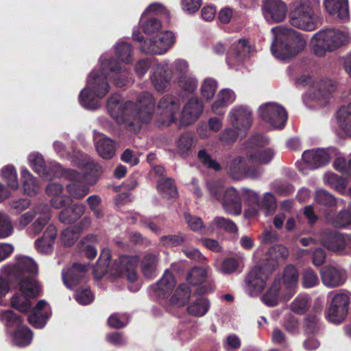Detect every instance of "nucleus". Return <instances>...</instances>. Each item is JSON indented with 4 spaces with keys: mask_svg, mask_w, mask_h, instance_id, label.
Returning <instances> with one entry per match:
<instances>
[{
    "mask_svg": "<svg viewBox=\"0 0 351 351\" xmlns=\"http://www.w3.org/2000/svg\"><path fill=\"white\" fill-rule=\"evenodd\" d=\"M128 72L125 66L112 60H102L99 72L93 71L87 80L86 86L80 95L81 105L88 109H95L99 106V101L108 93L110 87L108 78H112L116 86L125 85Z\"/></svg>",
    "mask_w": 351,
    "mask_h": 351,
    "instance_id": "f257e3e1",
    "label": "nucleus"
},
{
    "mask_svg": "<svg viewBox=\"0 0 351 351\" xmlns=\"http://www.w3.org/2000/svg\"><path fill=\"white\" fill-rule=\"evenodd\" d=\"M154 108L155 100L148 92L138 96L136 105L130 101H121L119 95H112L107 102L109 114L119 123L133 120L136 123H147L152 118Z\"/></svg>",
    "mask_w": 351,
    "mask_h": 351,
    "instance_id": "f03ea898",
    "label": "nucleus"
},
{
    "mask_svg": "<svg viewBox=\"0 0 351 351\" xmlns=\"http://www.w3.org/2000/svg\"><path fill=\"white\" fill-rule=\"evenodd\" d=\"M274 42L271 45L273 55L280 60H287L296 56L306 47L304 38L292 29L277 26L271 29Z\"/></svg>",
    "mask_w": 351,
    "mask_h": 351,
    "instance_id": "7ed1b4c3",
    "label": "nucleus"
},
{
    "mask_svg": "<svg viewBox=\"0 0 351 351\" xmlns=\"http://www.w3.org/2000/svg\"><path fill=\"white\" fill-rule=\"evenodd\" d=\"M350 41L349 34L337 29H322L311 38L312 49L317 56H323L326 51H332Z\"/></svg>",
    "mask_w": 351,
    "mask_h": 351,
    "instance_id": "20e7f679",
    "label": "nucleus"
},
{
    "mask_svg": "<svg viewBox=\"0 0 351 351\" xmlns=\"http://www.w3.org/2000/svg\"><path fill=\"white\" fill-rule=\"evenodd\" d=\"M207 187L211 196L221 204L226 213L234 215L241 213V199L234 188L225 189L220 181H210L207 184Z\"/></svg>",
    "mask_w": 351,
    "mask_h": 351,
    "instance_id": "39448f33",
    "label": "nucleus"
},
{
    "mask_svg": "<svg viewBox=\"0 0 351 351\" xmlns=\"http://www.w3.org/2000/svg\"><path fill=\"white\" fill-rule=\"evenodd\" d=\"M290 23L298 28L311 31L316 27V18L308 0H301L292 5L289 14Z\"/></svg>",
    "mask_w": 351,
    "mask_h": 351,
    "instance_id": "423d86ee",
    "label": "nucleus"
},
{
    "mask_svg": "<svg viewBox=\"0 0 351 351\" xmlns=\"http://www.w3.org/2000/svg\"><path fill=\"white\" fill-rule=\"evenodd\" d=\"M71 182L66 185V190L71 197L81 199L89 193L88 185L94 181H89L86 172L84 174L77 173L73 169H66L60 174Z\"/></svg>",
    "mask_w": 351,
    "mask_h": 351,
    "instance_id": "0eeeda50",
    "label": "nucleus"
},
{
    "mask_svg": "<svg viewBox=\"0 0 351 351\" xmlns=\"http://www.w3.org/2000/svg\"><path fill=\"white\" fill-rule=\"evenodd\" d=\"M272 272L261 263L254 267L245 279L246 292L251 296L258 295L266 287L267 280Z\"/></svg>",
    "mask_w": 351,
    "mask_h": 351,
    "instance_id": "6e6552de",
    "label": "nucleus"
},
{
    "mask_svg": "<svg viewBox=\"0 0 351 351\" xmlns=\"http://www.w3.org/2000/svg\"><path fill=\"white\" fill-rule=\"evenodd\" d=\"M297 84L302 86H312L313 99L317 100L320 106L328 101L330 93L335 90V85L330 80L315 82L311 76L304 75L297 80Z\"/></svg>",
    "mask_w": 351,
    "mask_h": 351,
    "instance_id": "1a4fd4ad",
    "label": "nucleus"
},
{
    "mask_svg": "<svg viewBox=\"0 0 351 351\" xmlns=\"http://www.w3.org/2000/svg\"><path fill=\"white\" fill-rule=\"evenodd\" d=\"M268 142L266 137L260 134L254 136L250 140V149L247 153L249 162L263 165L271 161L274 156L273 151L269 148H263Z\"/></svg>",
    "mask_w": 351,
    "mask_h": 351,
    "instance_id": "9d476101",
    "label": "nucleus"
},
{
    "mask_svg": "<svg viewBox=\"0 0 351 351\" xmlns=\"http://www.w3.org/2000/svg\"><path fill=\"white\" fill-rule=\"evenodd\" d=\"M260 117L269 123L274 128H282L287 119V113L280 105L269 102L260 106L258 109Z\"/></svg>",
    "mask_w": 351,
    "mask_h": 351,
    "instance_id": "9b49d317",
    "label": "nucleus"
},
{
    "mask_svg": "<svg viewBox=\"0 0 351 351\" xmlns=\"http://www.w3.org/2000/svg\"><path fill=\"white\" fill-rule=\"evenodd\" d=\"M16 263L3 266L1 273L9 278H19L25 274H35L38 267L34 261L25 256H17Z\"/></svg>",
    "mask_w": 351,
    "mask_h": 351,
    "instance_id": "f8f14e48",
    "label": "nucleus"
},
{
    "mask_svg": "<svg viewBox=\"0 0 351 351\" xmlns=\"http://www.w3.org/2000/svg\"><path fill=\"white\" fill-rule=\"evenodd\" d=\"M174 41L173 34L166 31L145 40L141 47L145 53L160 55L165 53L173 45Z\"/></svg>",
    "mask_w": 351,
    "mask_h": 351,
    "instance_id": "ddd939ff",
    "label": "nucleus"
},
{
    "mask_svg": "<svg viewBox=\"0 0 351 351\" xmlns=\"http://www.w3.org/2000/svg\"><path fill=\"white\" fill-rule=\"evenodd\" d=\"M338 156L335 148L317 149L305 151L302 159L311 169H316L328 164L330 160Z\"/></svg>",
    "mask_w": 351,
    "mask_h": 351,
    "instance_id": "4468645a",
    "label": "nucleus"
},
{
    "mask_svg": "<svg viewBox=\"0 0 351 351\" xmlns=\"http://www.w3.org/2000/svg\"><path fill=\"white\" fill-rule=\"evenodd\" d=\"M288 8L282 0H265L262 13L264 19L271 24L282 22L287 16Z\"/></svg>",
    "mask_w": 351,
    "mask_h": 351,
    "instance_id": "2eb2a0df",
    "label": "nucleus"
},
{
    "mask_svg": "<svg viewBox=\"0 0 351 351\" xmlns=\"http://www.w3.org/2000/svg\"><path fill=\"white\" fill-rule=\"evenodd\" d=\"M349 303L348 295L342 293L335 294L328 311V321L335 324L343 322L348 314Z\"/></svg>",
    "mask_w": 351,
    "mask_h": 351,
    "instance_id": "dca6fc26",
    "label": "nucleus"
},
{
    "mask_svg": "<svg viewBox=\"0 0 351 351\" xmlns=\"http://www.w3.org/2000/svg\"><path fill=\"white\" fill-rule=\"evenodd\" d=\"M158 108L162 117V125H169L176 120V114L180 110V103L175 97L165 95L159 101Z\"/></svg>",
    "mask_w": 351,
    "mask_h": 351,
    "instance_id": "f3484780",
    "label": "nucleus"
},
{
    "mask_svg": "<svg viewBox=\"0 0 351 351\" xmlns=\"http://www.w3.org/2000/svg\"><path fill=\"white\" fill-rule=\"evenodd\" d=\"M228 118L232 127L241 132H245L252 124V112L246 106L233 108L228 114Z\"/></svg>",
    "mask_w": 351,
    "mask_h": 351,
    "instance_id": "a211bd4d",
    "label": "nucleus"
},
{
    "mask_svg": "<svg viewBox=\"0 0 351 351\" xmlns=\"http://www.w3.org/2000/svg\"><path fill=\"white\" fill-rule=\"evenodd\" d=\"M322 243L330 250L341 252L346 246L351 247V235L345 237L335 231H326L323 233Z\"/></svg>",
    "mask_w": 351,
    "mask_h": 351,
    "instance_id": "6ab92c4d",
    "label": "nucleus"
},
{
    "mask_svg": "<svg viewBox=\"0 0 351 351\" xmlns=\"http://www.w3.org/2000/svg\"><path fill=\"white\" fill-rule=\"evenodd\" d=\"M276 278H280V286L282 290L286 292V295L291 298L295 293L298 285L299 274L297 269L293 265L287 266L281 276Z\"/></svg>",
    "mask_w": 351,
    "mask_h": 351,
    "instance_id": "aec40b11",
    "label": "nucleus"
},
{
    "mask_svg": "<svg viewBox=\"0 0 351 351\" xmlns=\"http://www.w3.org/2000/svg\"><path fill=\"white\" fill-rule=\"evenodd\" d=\"M204 105L202 101L197 98H191L184 106L180 122L184 125H188L195 121L202 114Z\"/></svg>",
    "mask_w": 351,
    "mask_h": 351,
    "instance_id": "412c9836",
    "label": "nucleus"
},
{
    "mask_svg": "<svg viewBox=\"0 0 351 351\" xmlns=\"http://www.w3.org/2000/svg\"><path fill=\"white\" fill-rule=\"evenodd\" d=\"M139 261L138 256H122L117 263L116 271L119 276H126L130 282L136 280L138 276L136 267Z\"/></svg>",
    "mask_w": 351,
    "mask_h": 351,
    "instance_id": "4be33fe9",
    "label": "nucleus"
},
{
    "mask_svg": "<svg viewBox=\"0 0 351 351\" xmlns=\"http://www.w3.org/2000/svg\"><path fill=\"white\" fill-rule=\"evenodd\" d=\"M88 270V265L74 263L66 271H62L64 284L68 288L72 289L84 280Z\"/></svg>",
    "mask_w": 351,
    "mask_h": 351,
    "instance_id": "5701e85b",
    "label": "nucleus"
},
{
    "mask_svg": "<svg viewBox=\"0 0 351 351\" xmlns=\"http://www.w3.org/2000/svg\"><path fill=\"white\" fill-rule=\"evenodd\" d=\"M176 284L173 274L166 270L162 278L151 289L156 297L165 299L171 293Z\"/></svg>",
    "mask_w": 351,
    "mask_h": 351,
    "instance_id": "b1692460",
    "label": "nucleus"
},
{
    "mask_svg": "<svg viewBox=\"0 0 351 351\" xmlns=\"http://www.w3.org/2000/svg\"><path fill=\"white\" fill-rule=\"evenodd\" d=\"M288 249L282 245H274L269 248L265 255V261L261 262L269 271H273L278 265L289 256Z\"/></svg>",
    "mask_w": 351,
    "mask_h": 351,
    "instance_id": "393cba45",
    "label": "nucleus"
},
{
    "mask_svg": "<svg viewBox=\"0 0 351 351\" xmlns=\"http://www.w3.org/2000/svg\"><path fill=\"white\" fill-rule=\"evenodd\" d=\"M321 275L323 284L328 287L341 286L347 279L344 270L331 266L324 267Z\"/></svg>",
    "mask_w": 351,
    "mask_h": 351,
    "instance_id": "a878e982",
    "label": "nucleus"
},
{
    "mask_svg": "<svg viewBox=\"0 0 351 351\" xmlns=\"http://www.w3.org/2000/svg\"><path fill=\"white\" fill-rule=\"evenodd\" d=\"M226 170L230 176L234 180H240L247 175L252 178L257 177L258 174L254 175L248 171L247 160L241 156H237L232 159L226 165Z\"/></svg>",
    "mask_w": 351,
    "mask_h": 351,
    "instance_id": "bb28decb",
    "label": "nucleus"
},
{
    "mask_svg": "<svg viewBox=\"0 0 351 351\" xmlns=\"http://www.w3.org/2000/svg\"><path fill=\"white\" fill-rule=\"evenodd\" d=\"M286 292L281 289L280 278H276L271 287L263 296V302L267 306H274L277 305L280 300H289Z\"/></svg>",
    "mask_w": 351,
    "mask_h": 351,
    "instance_id": "cd10ccee",
    "label": "nucleus"
},
{
    "mask_svg": "<svg viewBox=\"0 0 351 351\" xmlns=\"http://www.w3.org/2000/svg\"><path fill=\"white\" fill-rule=\"evenodd\" d=\"M57 230L54 226L49 225L45 230L43 237L35 241L38 252L42 254H49L53 251V245L56 238Z\"/></svg>",
    "mask_w": 351,
    "mask_h": 351,
    "instance_id": "c85d7f7f",
    "label": "nucleus"
},
{
    "mask_svg": "<svg viewBox=\"0 0 351 351\" xmlns=\"http://www.w3.org/2000/svg\"><path fill=\"white\" fill-rule=\"evenodd\" d=\"M324 5L330 15L343 21L348 19V0H325Z\"/></svg>",
    "mask_w": 351,
    "mask_h": 351,
    "instance_id": "c756f323",
    "label": "nucleus"
},
{
    "mask_svg": "<svg viewBox=\"0 0 351 351\" xmlns=\"http://www.w3.org/2000/svg\"><path fill=\"white\" fill-rule=\"evenodd\" d=\"M95 146L98 154L104 159H110L115 154L114 142L103 134L95 138Z\"/></svg>",
    "mask_w": 351,
    "mask_h": 351,
    "instance_id": "7c9ffc66",
    "label": "nucleus"
},
{
    "mask_svg": "<svg viewBox=\"0 0 351 351\" xmlns=\"http://www.w3.org/2000/svg\"><path fill=\"white\" fill-rule=\"evenodd\" d=\"M20 292L25 297L34 298L38 297L41 288L38 282L32 278H24L19 282Z\"/></svg>",
    "mask_w": 351,
    "mask_h": 351,
    "instance_id": "2f4dec72",
    "label": "nucleus"
},
{
    "mask_svg": "<svg viewBox=\"0 0 351 351\" xmlns=\"http://www.w3.org/2000/svg\"><path fill=\"white\" fill-rule=\"evenodd\" d=\"M38 218L31 225L30 230L34 234H39L50 219V208L46 204L38 206Z\"/></svg>",
    "mask_w": 351,
    "mask_h": 351,
    "instance_id": "473e14b6",
    "label": "nucleus"
},
{
    "mask_svg": "<svg viewBox=\"0 0 351 351\" xmlns=\"http://www.w3.org/2000/svg\"><path fill=\"white\" fill-rule=\"evenodd\" d=\"M155 88L158 91H164L169 82L170 77L166 74V66L159 64L151 76Z\"/></svg>",
    "mask_w": 351,
    "mask_h": 351,
    "instance_id": "72a5a7b5",
    "label": "nucleus"
},
{
    "mask_svg": "<svg viewBox=\"0 0 351 351\" xmlns=\"http://www.w3.org/2000/svg\"><path fill=\"white\" fill-rule=\"evenodd\" d=\"M84 210L83 204H74L71 208L62 210L59 215V219L64 223H73L83 215Z\"/></svg>",
    "mask_w": 351,
    "mask_h": 351,
    "instance_id": "f704fd0d",
    "label": "nucleus"
},
{
    "mask_svg": "<svg viewBox=\"0 0 351 351\" xmlns=\"http://www.w3.org/2000/svg\"><path fill=\"white\" fill-rule=\"evenodd\" d=\"M158 264V254H147L141 261V269L144 276L147 278L156 276Z\"/></svg>",
    "mask_w": 351,
    "mask_h": 351,
    "instance_id": "c9c22d12",
    "label": "nucleus"
},
{
    "mask_svg": "<svg viewBox=\"0 0 351 351\" xmlns=\"http://www.w3.org/2000/svg\"><path fill=\"white\" fill-rule=\"evenodd\" d=\"M209 308V301L205 298H199L188 305L187 312L192 316L202 317L208 311Z\"/></svg>",
    "mask_w": 351,
    "mask_h": 351,
    "instance_id": "e433bc0d",
    "label": "nucleus"
},
{
    "mask_svg": "<svg viewBox=\"0 0 351 351\" xmlns=\"http://www.w3.org/2000/svg\"><path fill=\"white\" fill-rule=\"evenodd\" d=\"M21 177L24 193L29 196L36 195L40 190V186L27 169H22Z\"/></svg>",
    "mask_w": 351,
    "mask_h": 351,
    "instance_id": "4c0bfd02",
    "label": "nucleus"
},
{
    "mask_svg": "<svg viewBox=\"0 0 351 351\" xmlns=\"http://www.w3.org/2000/svg\"><path fill=\"white\" fill-rule=\"evenodd\" d=\"M338 123L344 133L351 137V103L339 109Z\"/></svg>",
    "mask_w": 351,
    "mask_h": 351,
    "instance_id": "58836bf2",
    "label": "nucleus"
},
{
    "mask_svg": "<svg viewBox=\"0 0 351 351\" xmlns=\"http://www.w3.org/2000/svg\"><path fill=\"white\" fill-rule=\"evenodd\" d=\"M29 162L32 169L45 180L51 179L49 171L45 165L43 156L38 153L29 156Z\"/></svg>",
    "mask_w": 351,
    "mask_h": 351,
    "instance_id": "ea45409f",
    "label": "nucleus"
},
{
    "mask_svg": "<svg viewBox=\"0 0 351 351\" xmlns=\"http://www.w3.org/2000/svg\"><path fill=\"white\" fill-rule=\"evenodd\" d=\"M191 296V290L185 284H180L176 289L171 298V303L176 306H182L189 300Z\"/></svg>",
    "mask_w": 351,
    "mask_h": 351,
    "instance_id": "a19ab883",
    "label": "nucleus"
},
{
    "mask_svg": "<svg viewBox=\"0 0 351 351\" xmlns=\"http://www.w3.org/2000/svg\"><path fill=\"white\" fill-rule=\"evenodd\" d=\"M158 192L165 198L169 199L176 196L177 189L171 178H161L158 183Z\"/></svg>",
    "mask_w": 351,
    "mask_h": 351,
    "instance_id": "79ce46f5",
    "label": "nucleus"
},
{
    "mask_svg": "<svg viewBox=\"0 0 351 351\" xmlns=\"http://www.w3.org/2000/svg\"><path fill=\"white\" fill-rule=\"evenodd\" d=\"M217 88V81L211 77L204 79L202 83L200 92L203 98L210 100L215 94Z\"/></svg>",
    "mask_w": 351,
    "mask_h": 351,
    "instance_id": "37998d69",
    "label": "nucleus"
},
{
    "mask_svg": "<svg viewBox=\"0 0 351 351\" xmlns=\"http://www.w3.org/2000/svg\"><path fill=\"white\" fill-rule=\"evenodd\" d=\"M32 337V332L29 328L21 326L15 332L14 342L19 346H25L30 343Z\"/></svg>",
    "mask_w": 351,
    "mask_h": 351,
    "instance_id": "c03bdc74",
    "label": "nucleus"
},
{
    "mask_svg": "<svg viewBox=\"0 0 351 351\" xmlns=\"http://www.w3.org/2000/svg\"><path fill=\"white\" fill-rule=\"evenodd\" d=\"M2 178L7 182L8 186L13 189L19 187L17 173L15 168L12 165H7L1 171Z\"/></svg>",
    "mask_w": 351,
    "mask_h": 351,
    "instance_id": "a18cd8bd",
    "label": "nucleus"
},
{
    "mask_svg": "<svg viewBox=\"0 0 351 351\" xmlns=\"http://www.w3.org/2000/svg\"><path fill=\"white\" fill-rule=\"evenodd\" d=\"M328 221L337 228H347L351 226V211L344 210L335 217H328Z\"/></svg>",
    "mask_w": 351,
    "mask_h": 351,
    "instance_id": "49530a36",
    "label": "nucleus"
},
{
    "mask_svg": "<svg viewBox=\"0 0 351 351\" xmlns=\"http://www.w3.org/2000/svg\"><path fill=\"white\" fill-rule=\"evenodd\" d=\"M115 50L116 54L120 61L126 64L132 62L130 45L127 43H118L115 47Z\"/></svg>",
    "mask_w": 351,
    "mask_h": 351,
    "instance_id": "de8ad7c7",
    "label": "nucleus"
},
{
    "mask_svg": "<svg viewBox=\"0 0 351 351\" xmlns=\"http://www.w3.org/2000/svg\"><path fill=\"white\" fill-rule=\"evenodd\" d=\"M325 182L330 184L340 193H343L348 183V180H346L342 177L338 176L334 173H327L324 177Z\"/></svg>",
    "mask_w": 351,
    "mask_h": 351,
    "instance_id": "09e8293b",
    "label": "nucleus"
},
{
    "mask_svg": "<svg viewBox=\"0 0 351 351\" xmlns=\"http://www.w3.org/2000/svg\"><path fill=\"white\" fill-rule=\"evenodd\" d=\"M97 241V237L95 235H88L80 243V249L84 252L86 256L93 259L96 257L97 252L93 246V243Z\"/></svg>",
    "mask_w": 351,
    "mask_h": 351,
    "instance_id": "8fccbe9b",
    "label": "nucleus"
},
{
    "mask_svg": "<svg viewBox=\"0 0 351 351\" xmlns=\"http://www.w3.org/2000/svg\"><path fill=\"white\" fill-rule=\"evenodd\" d=\"M110 258V253L108 249H104L101 253L98 261V266L94 269L95 275L97 278H100L108 271L109 267V260Z\"/></svg>",
    "mask_w": 351,
    "mask_h": 351,
    "instance_id": "3c124183",
    "label": "nucleus"
},
{
    "mask_svg": "<svg viewBox=\"0 0 351 351\" xmlns=\"http://www.w3.org/2000/svg\"><path fill=\"white\" fill-rule=\"evenodd\" d=\"M206 278V271L200 267H193L187 274L186 280L192 285L202 283Z\"/></svg>",
    "mask_w": 351,
    "mask_h": 351,
    "instance_id": "603ef678",
    "label": "nucleus"
},
{
    "mask_svg": "<svg viewBox=\"0 0 351 351\" xmlns=\"http://www.w3.org/2000/svg\"><path fill=\"white\" fill-rule=\"evenodd\" d=\"M177 82L182 89L188 93H193L195 90L198 84L197 78L192 74L180 77Z\"/></svg>",
    "mask_w": 351,
    "mask_h": 351,
    "instance_id": "864d4df0",
    "label": "nucleus"
},
{
    "mask_svg": "<svg viewBox=\"0 0 351 351\" xmlns=\"http://www.w3.org/2000/svg\"><path fill=\"white\" fill-rule=\"evenodd\" d=\"M11 305L16 310L25 313L32 306L29 298H25L23 294L16 293L11 300Z\"/></svg>",
    "mask_w": 351,
    "mask_h": 351,
    "instance_id": "5fc2aeb1",
    "label": "nucleus"
},
{
    "mask_svg": "<svg viewBox=\"0 0 351 351\" xmlns=\"http://www.w3.org/2000/svg\"><path fill=\"white\" fill-rule=\"evenodd\" d=\"M13 232V226L10 217L0 212V239H5Z\"/></svg>",
    "mask_w": 351,
    "mask_h": 351,
    "instance_id": "6e6d98bb",
    "label": "nucleus"
},
{
    "mask_svg": "<svg viewBox=\"0 0 351 351\" xmlns=\"http://www.w3.org/2000/svg\"><path fill=\"white\" fill-rule=\"evenodd\" d=\"M188 71L189 64L184 60L178 59L172 64V75L176 81L179 80L180 77L189 75Z\"/></svg>",
    "mask_w": 351,
    "mask_h": 351,
    "instance_id": "4d7b16f0",
    "label": "nucleus"
},
{
    "mask_svg": "<svg viewBox=\"0 0 351 351\" xmlns=\"http://www.w3.org/2000/svg\"><path fill=\"white\" fill-rule=\"evenodd\" d=\"M334 161V167L336 170L347 173L349 175V179L351 180V156L348 160H346L343 157L336 156Z\"/></svg>",
    "mask_w": 351,
    "mask_h": 351,
    "instance_id": "13d9d810",
    "label": "nucleus"
},
{
    "mask_svg": "<svg viewBox=\"0 0 351 351\" xmlns=\"http://www.w3.org/2000/svg\"><path fill=\"white\" fill-rule=\"evenodd\" d=\"M49 317L47 313H39L34 311L29 315V322L34 327L43 328L47 322Z\"/></svg>",
    "mask_w": 351,
    "mask_h": 351,
    "instance_id": "bf43d9fd",
    "label": "nucleus"
},
{
    "mask_svg": "<svg viewBox=\"0 0 351 351\" xmlns=\"http://www.w3.org/2000/svg\"><path fill=\"white\" fill-rule=\"evenodd\" d=\"M315 199L318 204L327 206H332L336 204L335 197L324 190H317Z\"/></svg>",
    "mask_w": 351,
    "mask_h": 351,
    "instance_id": "052dcab7",
    "label": "nucleus"
},
{
    "mask_svg": "<svg viewBox=\"0 0 351 351\" xmlns=\"http://www.w3.org/2000/svg\"><path fill=\"white\" fill-rule=\"evenodd\" d=\"M186 240V237L182 234H171L161 237L160 241L164 246L175 247L181 245Z\"/></svg>",
    "mask_w": 351,
    "mask_h": 351,
    "instance_id": "680f3d73",
    "label": "nucleus"
},
{
    "mask_svg": "<svg viewBox=\"0 0 351 351\" xmlns=\"http://www.w3.org/2000/svg\"><path fill=\"white\" fill-rule=\"evenodd\" d=\"M192 145V138L187 134H184L180 136L177 143V147L179 153L182 155L188 154Z\"/></svg>",
    "mask_w": 351,
    "mask_h": 351,
    "instance_id": "e2e57ef3",
    "label": "nucleus"
},
{
    "mask_svg": "<svg viewBox=\"0 0 351 351\" xmlns=\"http://www.w3.org/2000/svg\"><path fill=\"white\" fill-rule=\"evenodd\" d=\"M241 131L233 129H226L219 135V140L223 144H230L234 143L238 136L241 134Z\"/></svg>",
    "mask_w": 351,
    "mask_h": 351,
    "instance_id": "0e129e2a",
    "label": "nucleus"
},
{
    "mask_svg": "<svg viewBox=\"0 0 351 351\" xmlns=\"http://www.w3.org/2000/svg\"><path fill=\"white\" fill-rule=\"evenodd\" d=\"M302 285L306 288L313 287L319 283L317 274L311 269H306L302 276Z\"/></svg>",
    "mask_w": 351,
    "mask_h": 351,
    "instance_id": "69168bd1",
    "label": "nucleus"
},
{
    "mask_svg": "<svg viewBox=\"0 0 351 351\" xmlns=\"http://www.w3.org/2000/svg\"><path fill=\"white\" fill-rule=\"evenodd\" d=\"M75 300L81 304L86 305L93 300V295L88 287H85L77 291L75 295Z\"/></svg>",
    "mask_w": 351,
    "mask_h": 351,
    "instance_id": "338daca9",
    "label": "nucleus"
},
{
    "mask_svg": "<svg viewBox=\"0 0 351 351\" xmlns=\"http://www.w3.org/2000/svg\"><path fill=\"white\" fill-rule=\"evenodd\" d=\"M213 224L218 228L224 229L231 232H234L237 230L236 225L232 221L224 217H215L213 221Z\"/></svg>",
    "mask_w": 351,
    "mask_h": 351,
    "instance_id": "774afa93",
    "label": "nucleus"
}]
</instances>
